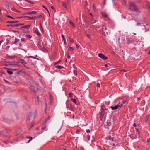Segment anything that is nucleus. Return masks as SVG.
<instances>
[{
	"label": "nucleus",
	"instance_id": "1",
	"mask_svg": "<svg viewBox=\"0 0 150 150\" xmlns=\"http://www.w3.org/2000/svg\"><path fill=\"white\" fill-rule=\"evenodd\" d=\"M130 9L136 12H139V10L135 4V3L133 2H129Z\"/></svg>",
	"mask_w": 150,
	"mask_h": 150
},
{
	"label": "nucleus",
	"instance_id": "2",
	"mask_svg": "<svg viewBox=\"0 0 150 150\" xmlns=\"http://www.w3.org/2000/svg\"><path fill=\"white\" fill-rule=\"evenodd\" d=\"M30 90L33 92H36L38 91V88L33 85H31L30 87Z\"/></svg>",
	"mask_w": 150,
	"mask_h": 150
},
{
	"label": "nucleus",
	"instance_id": "3",
	"mask_svg": "<svg viewBox=\"0 0 150 150\" xmlns=\"http://www.w3.org/2000/svg\"><path fill=\"white\" fill-rule=\"evenodd\" d=\"M105 113H104V111H101V112H100L98 114L100 120H101L104 117H105Z\"/></svg>",
	"mask_w": 150,
	"mask_h": 150
},
{
	"label": "nucleus",
	"instance_id": "4",
	"mask_svg": "<svg viewBox=\"0 0 150 150\" xmlns=\"http://www.w3.org/2000/svg\"><path fill=\"white\" fill-rule=\"evenodd\" d=\"M98 56L104 60H106L108 59V58L106 56L104 55L102 53H99L98 54Z\"/></svg>",
	"mask_w": 150,
	"mask_h": 150
},
{
	"label": "nucleus",
	"instance_id": "5",
	"mask_svg": "<svg viewBox=\"0 0 150 150\" xmlns=\"http://www.w3.org/2000/svg\"><path fill=\"white\" fill-rule=\"evenodd\" d=\"M33 116V115L32 114L31 112H30L27 115V120L28 119L29 120H30V117Z\"/></svg>",
	"mask_w": 150,
	"mask_h": 150
},
{
	"label": "nucleus",
	"instance_id": "6",
	"mask_svg": "<svg viewBox=\"0 0 150 150\" xmlns=\"http://www.w3.org/2000/svg\"><path fill=\"white\" fill-rule=\"evenodd\" d=\"M18 61L19 62L23 64H26L27 63L23 59H18Z\"/></svg>",
	"mask_w": 150,
	"mask_h": 150
},
{
	"label": "nucleus",
	"instance_id": "7",
	"mask_svg": "<svg viewBox=\"0 0 150 150\" xmlns=\"http://www.w3.org/2000/svg\"><path fill=\"white\" fill-rule=\"evenodd\" d=\"M31 26V24H30L29 25H26L24 26H22V27H21L22 28H25L26 29L28 30L30 28V27Z\"/></svg>",
	"mask_w": 150,
	"mask_h": 150
},
{
	"label": "nucleus",
	"instance_id": "8",
	"mask_svg": "<svg viewBox=\"0 0 150 150\" xmlns=\"http://www.w3.org/2000/svg\"><path fill=\"white\" fill-rule=\"evenodd\" d=\"M47 124V120H45L42 125V129H44L46 127V125Z\"/></svg>",
	"mask_w": 150,
	"mask_h": 150
},
{
	"label": "nucleus",
	"instance_id": "9",
	"mask_svg": "<svg viewBox=\"0 0 150 150\" xmlns=\"http://www.w3.org/2000/svg\"><path fill=\"white\" fill-rule=\"evenodd\" d=\"M126 39L127 40V43L129 44L132 42V39L131 38L129 37L126 38Z\"/></svg>",
	"mask_w": 150,
	"mask_h": 150
},
{
	"label": "nucleus",
	"instance_id": "10",
	"mask_svg": "<svg viewBox=\"0 0 150 150\" xmlns=\"http://www.w3.org/2000/svg\"><path fill=\"white\" fill-rule=\"evenodd\" d=\"M25 74V72L22 69H21L19 72L16 73V74L18 75L20 74Z\"/></svg>",
	"mask_w": 150,
	"mask_h": 150
},
{
	"label": "nucleus",
	"instance_id": "11",
	"mask_svg": "<svg viewBox=\"0 0 150 150\" xmlns=\"http://www.w3.org/2000/svg\"><path fill=\"white\" fill-rule=\"evenodd\" d=\"M49 98H50V103H52L53 102V98L52 96L50 94H49Z\"/></svg>",
	"mask_w": 150,
	"mask_h": 150
},
{
	"label": "nucleus",
	"instance_id": "12",
	"mask_svg": "<svg viewBox=\"0 0 150 150\" xmlns=\"http://www.w3.org/2000/svg\"><path fill=\"white\" fill-rule=\"evenodd\" d=\"M122 104L121 105V106H120V105H117L113 107V110L117 109V108H118L119 107L120 108L121 107V106H122Z\"/></svg>",
	"mask_w": 150,
	"mask_h": 150
},
{
	"label": "nucleus",
	"instance_id": "13",
	"mask_svg": "<svg viewBox=\"0 0 150 150\" xmlns=\"http://www.w3.org/2000/svg\"><path fill=\"white\" fill-rule=\"evenodd\" d=\"M7 26L8 27H9L10 26H11L12 27H17L18 26V25L17 24H11L7 25Z\"/></svg>",
	"mask_w": 150,
	"mask_h": 150
},
{
	"label": "nucleus",
	"instance_id": "14",
	"mask_svg": "<svg viewBox=\"0 0 150 150\" xmlns=\"http://www.w3.org/2000/svg\"><path fill=\"white\" fill-rule=\"evenodd\" d=\"M37 12L36 11H33L32 12H28L26 14H36Z\"/></svg>",
	"mask_w": 150,
	"mask_h": 150
},
{
	"label": "nucleus",
	"instance_id": "15",
	"mask_svg": "<svg viewBox=\"0 0 150 150\" xmlns=\"http://www.w3.org/2000/svg\"><path fill=\"white\" fill-rule=\"evenodd\" d=\"M102 16L103 17L106 18L107 17V15L105 13L102 12L101 13Z\"/></svg>",
	"mask_w": 150,
	"mask_h": 150
},
{
	"label": "nucleus",
	"instance_id": "16",
	"mask_svg": "<svg viewBox=\"0 0 150 150\" xmlns=\"http://www.w3.org/2000/svg\"><path fill=\"white\" fill-rule=\"evenodd\" d=\"M62 5L65 8H67V6L66 5V1H64V2L63 3H62Z\"/></svg>",
	"mask_w": 150,
	"mask_h": 150
},
{
	"label": "nucleus",
	"instance_id": "17",
	"mask_svg": "<svg viewBox=\"0 0 150 150\" xmlns=\"http://www.w3.org/2000/svg\"><path fill=\"white\" fill-rule=\"evenodd\" d=\"M55 67L58 68L59 69H63L64 68L63 67L61 66H59V65L56 66Z\"/></svg>",
	"mask_w": 150,
	"mask_h": 150
},
{
	"label": "nucleus",
	"instance_id": "18",
	"mask_svg": "<svg viewBox=\"0 0 150 150\" xmlns=\"http://www.w3.org/2000/svg\"><path fill=\"white\" fill-rule=\"evenodd\" d=\"M90 97V93L89 92V90H87L86 93V97L88 98Z\"/></svg>",
	"mask_w": 150,
	"mask_h": 150
},
{
	"label": "nucleus",
	"instance_id": "19",
	"mask_svg": "<svg viewBox=\"0 0 150 150\" xmlns=\"http://www.w3.org/2000/svg\"><path fill=\"white\" fill-rule=\"evenodd\" d=\"M35 33H36L39 36H40V33L38 32V30H35Z\"/></svg>",
	"mask_w": 150,
	"mask_h": 150
},
{
	"label": "nucleus",
	"instance_id": "20",
	"mask_svg": "<svg viewBox=\"0 0 150 150\" xmlns=\"http://www.w3.org/2000/svg\"><path fill=\"white\" fill-rule=\"evenodd\" d=\"M38 17H37V16H35L32 17L31 18H30L29 19H30H30H33H33H35V18H38Z\"/></svg>",
	"mask_w": 150,
	"mask_h": 150
},
{
	"label": "nucleus",
	"instance_id": "21",
	"mask_svg": "<svg viewBox=\"0 0 150 150\" xmlns=\"http://www.w3.org/2000/svg\"><path fill=\"white\" fill-rule=\"evenodd\" d=\"M71 100L74 102V103H75L76 104V100L75 99H71Z\"/></svg>",
	"mask_w": 150,
	"mask_h": 150
},
{
	"label": "nucleus",
	"instance_id": "22",
	"mask_svg": "<svg viewBox=\"0 0 150 150\" xmlns=\"http://www.w3.org/2000/svg\"><path fill=\"white\" fill-rule=\"evenodd\" d=\"M68 50L69 51H73L74 50V48L72 47H70L68 48Z\"/></svg>",
	"mask_w": 150,
	"mask_h": 150
},
{
	"label": "nucleus",
	"instance_id": "23",
	"mask_svg": "<svg viewBox=\"0 0 150 150\" xmlns=\"http://www.w3.org/2000/svg\"><path fill=\"white\" fill-rule=\"evenodd\" d=\"M27 138H30V140H29L28 142H27L28 143L30 141V140H32V137H29V136H27Z\"/></svg>",
	"mask_w": 150,
	"mask_h": 150
},
{
	"label": "nucleus",
	"instance_id": "24",
	"mask_svg": "<svg viewBox=\"0 0 150 150\" xmlns=\"http://www.w3.org/2000/svg\"><path fill=\"white\" fill-rule=\"evenodd\" d=\"M69 22L73 26V27H74L75 25L73 23H72L71 21H69Z\"/></svg>",
	"mask_w": 150,
	"mask_h": 150
},
{
	"label": "nucleus",
	"instance_id": "25",
	"mask_svg": "<svg viewBox=\"0 0 150 150\" xmlns=\"http://www.w3.org/2000/svg\"><path fill=\"white\" fill-rule=\"evenodd\" d=\"M40 28V30H41V32L42 33H44V30H43V28L42 25H41Z\"/></svg>",
	"mask_w": 150,
	"mask_h": 150
},
{
	"label": "nucleus",
	"instance_id": "26",
	"mask_svg": "<svg viewBox=\"0 0 150 150\" xmlns=\"http://www.w3.org/2000/svg\"><path fill=\"white\" fill-rule=\"evenodd\" d=\"M111 136H108L107 137H106L105 138V139L106 140H108V139H111Z\"/></svg>",
	"mask_w": 150,
	"mask_h": 150
},
{
	"label": "nucleus",
	"instance_id": "27",
	"mask_svg": "<svg viewBox=\"0 0 150 150\" xmlns=\"http://www.w3.org/2000/svg\"><path fill=\"white\" fill-rule=\"evenodd\" d=\"M15 40V41L13 43L14 44H16L17 43V42L19 41V40L17 38H16Z\"/></svg>",
	"mask_w": 150,
	"mask_h": 150
},
{
	"label": "nucleus",
	"instance_id": "28",
	"mask_svg": "<svg viewBox=\"0 0 150 150\" xmlns=\"http://www.w3.org/2000/svg\"><path fill=\"white\" fill-rule=\"evenodd\" d=\"M6 16V17H8V18H11L12 19H14L15 18H13V17H11V16H9V15H7Z\"/></svg>",
	"mask_w": 150,
	"mask_h": 150
},
{
	"label": "nucleus",
	"instance_id": "29",
	"mask_svg": "<svg viewBox=\"0 0 150 150\" xmlns=\"http://www.w3.org/2000/svg\"><path fill=\"white\" fill-rule=\"evenodd\" d=\"M7 73H8V74H13V72H12L11 71H10L7 70Z\"/></svg>",
	"mask_w": 150,
	"mask_h": 150
},
{
	"label": "nucleus",
	"instance_id": "30",
	"mask_svg": "<svg viewBox=\"0 0 150 150\" xmlns=\"http://www.w3.org/2000/svg\"><path fill=\"white\" fill-rule=\"evenodd\" d=\"M14 21H7V23H15Z\"/></svg>",
	"mask_w": 150,
	"mask_h": 150
},
{
	"label": "nucleus",
	"instance_id": "31",
	"mask_svg": "<svg viewBox=\"0 0 150 150\" xmlns=\"http://www.w3.org/2000/svg\"><path fill=\"white\" fill-rule=\"evenodd\" d=\"M149 117L150 116L149 115L146 116L145 117V120L146 121H147L148 120L149 118Z\"/></svg>",
	"mask_w": 150,
	"mask_h": 150
},
{
	"label": "nucleus",
	"instance_id": "32",
	"mask_svg": "<svg viewBox=\"0 0 150 150\" xmlns=\"http://www.w3.org/2000/svg\"><path fill=\"white\" fill-rule=\"evenodd\" d=\"M61 61V60H59L57 62L55 63L54 64V65L55 66L57 64H58Z\"/></svg>",
	"mask_w": 150,
	"mask_h": 150
},
{
	"label": "nucleus",
	"instance_id": "33",
	"mask_svg": "<svg viewBox=\"0 0 150 150\" xmlns=\"http://www.w3.org/2000/svg\"><path fill=\"white\" fill-rule=\"evenodd\" d=\"M25 36L27 37H28L29 39L31 38V37L29 35H26Z\"/></svg>",
	"mask_w": 150,
	"mask_h": 150
},
{
	"label": "nucleus",
	"instance_id": "34",
	"mask_svg": "<svg viewBox=\"0 0 150 150\" xmlns=\"http://www.w3.org/2000/svg\"><path fill=\"white\" fill-rule=\"evenodd\" d=\"M4 80L6 82V83H8V84H11V83L9 82L8 81H6V80H5V79H4Z\"/></svg>",
	"mask_w": 150,
	"mask_h": 150
},
{
	"label": "nucleus",
	"instance_id": "35",
	"mask_svg": "<svg viewBox=\"0 0 150 150\" xmlns=\"http://www.w3.org/2000/svg\"><path fill=\"white\" fill-rule=\"evenodd\" d=\"M29 17H29V16H24V17H17V18H25V17L29 18Z\"/></svg>",
	"mask_w": 150,
	"mask_h": 150
},
{
	"label": "nucleus",
	"instance_id": "36",
	"mask_svg": "<svg viewBox=\"0 0 150 150\" xmlns=\"http://www.w3.org/2000/svg\"><path fill=\"white\" fill-rule=\"evenodd\" d=\"M110 124V122H107V125H105V128H108V127H109L108 126V125H109V124Z\"/></svg>",
	"mask_w": 150,
	"mask_h": 150
},
{
	"label": "nucleus",
	"instance_id": "37",
	"mask_svg": "<svg viewBox=\"0 0 150 150\" xmlns=\"http://www.w3.org/2000/svg\"><path fill=\"white\" fill-rule=\"evenodd\" d=\"M42 7L44 8L49 13V12L47 9V8L44 5H43L42 6Z\"/></svg>",
	"mask_w": 150,
	"mask_h": 150
},
{
	"label": "nucleus",
	"instance_id": "38",
	"mask_svg": "<svg viewBox=\"0 0 150 150\" xmlns=\"http://www.w3.org/2000/svg\"><path fill=\"white\" fill-rule=\"evenodd\" d=\"M6 5H7L8 6V7L9 8V2H8L7 1H6Z\"/></svg>",
	"mask_w": 150,
	"mask_h": 150
},
{
	"label": "nucleus",
	"instance_id": "39",
	"mask_svg": "<svg viewBox=\"0 0 150 150\" xmlns=\"http://www.w3.org/2000/svg\"><path fill=\"white\" fill-rule=\"evenodd\" d=\"M28 58H34V59H38L37 58H36L35 57H33V56H31L28 57Z\"/></svg>",
	"mask_w": 150,
	"mask_h": 150
},
{
	"label": "nucleus",
	"instance_id": "40",
	"mask_svg": "<svg viewBox=\"0 0 150 150\" xmlns=\"http://www.w3.org/2000/svg\"><path fill=\"white\" fill-rule=\"evenodd\" d=\"M34 125V123H31L30 124V128H31V127H32Z\"/></svg>",
	"mask_w": 150,
	"mask_h": 150
},
{
	"label": "nucleus",
	"instance_id": "41",
	"mask_svg": "<svg viewBox=\"0 0 150 150\" xmlns=\"http://www.w3.org/2000/svg\"><path fill=\"white\" fill-rule=\"evenodd\" d=\"M61 36H62V38L63 40L64 41V40H66L65 39V37L64 36V35H62Z\"/></svg>",
	"mask_w": 150,
	"mask_h": 150
},
{
	"label": "nucleus",
	"instance_id": "42",
	"mask_svg": "<svg viewBox=\"0 0 150 150\" xmlns=\"http://www.w3.org/2000/svg\"><path fill=\"white\" fill-rule=\"evenodd\" d=\"M50 118V117L49 116L45 120H47V121L49 120Z\"/></svg>",
	"mask_w": 150,
	"mask_h": 150
},
{
	"label": "nucleus",
	"instance_id": "43",
	"mask_svg": "<svg viewBox=\"0 0 150 150\" xmlns=\"http://www.w3.org/2000/svg\"><path fill=\"white\" fill-rule=\"evenodd\" d=\"M93 10L94 11H95L96 9V7H95V6L94 4H93Z\"/></svg>",
	"mask_w": 150,
	"mask_h": 150
},
{
	"label": "nucleus",
	"instance_id": "44",
	"mask_svg": "<svg viewBox=\"0 0 150 150\" xmlns=\"http://www.w3.org/2000/svg\"><path fill=\"white\" fill-rule=\"evenodd\" d=\"M90 135L88 134L87 135V138H88V140H90Z\"/></svg>",
	"mask_w": 150,
	"mask_h": 150
},
{
	"label": "nucleus",
	"instance_id": "45",
	"mask_svg": "<svg viewBox=\"0 0 150 150\" xmlns=\"http://www.w3.org/2000/svg\"><path fill=\"white\" fill-rule=\"evenodd\" d=\"M96 24L95 25V26L96 27H99V25H98V23H95Z\"/></svg>",
	"mask_w": 150,
	"mask_h": 150
},
{
	"label": "nucleus",
	"instance_id": "46",
	"mask_svg": "<svg viewBox=\"0 0 150 150\" xmlns=\"http://www.w3.org/2000/svg\"><path fill=\"white\" fill-rule=\"evenodd\" d=\"M74 74L76 75H77V71L76 70H74Z\"/></svg>",
	"mask_w": 150,
	"mask_h": 150
},
{
	"label": "nucleus",
	"instance_id": "47",
	"mask_svg": "<svg viewBox=\"0 0 150 150\" xmlns=\"http://www.w3.org/2000/svg\"><path fill=\"white\" fill-rule=\"evenodd\" d=\"M94 134H91L90 136L91 137H92V138H93L94 137Z\"/></svg>",
	"mask_w": 150,
	"mask_h": 150
},
{
	"label": "nucleus",
	"instance_id": "48",
	"mask_svg": "<svg viewBox=\"0 0 150 150\" xmlns=\"http://www.w3.org/2000/svg\"><path fill=\"white\" fill-rule=\"evenodd\" d=\"M16 83L18 84H20L21 83V81H16L15 82Z\"/></svg>",
	"mask_w": 150,
	"mask_h": 150
},
{
	"label": "nucleus",
	"instance_id": "49",
	"mask_svg": "<svg viewBox=\"0 0 150 150\" xmlns=\"http://www.w3.org/2000/svg\"><path fill=\"white\" fill-rule=\"evenodd\" d=\"M101 109L102 110V111H104V110L103 108V106H101Z\"/></svg>",
	"mask_w": 150,
	"mask_h": 150
},
{
	"label": "nucleus",
	"instance_id": "50",
	"mask_svg": "<svg viewBox=\"0 0 150 150\" xmlns=\"http://www.w3.org/2000/svg\"><path fill=\"white\" fill-rule=\"evenodd\" d=\"M69 95L70 97H72V94L71 93H69Z\"/></svg>",
	"mask_w": 150,
	"mask_h": 150
},
{
	"label": "nucleus",
	"instance_id": "51",
	"mask_svg": "<svg viewBox=\"0 0 150 150\" xmlns=\"http://www.w3.org/2000/svg\"><path fill=\"white\" fill-rule=\"evenodd\" d=\"M7 63H8L9 64V65H13V64H12L11 63V62H7Z\"/></svg>",
	"mask_w": 150,
	"mask_h": 150
},
{
	"label": "nucleus",
	"instance_id": "52",
	"mask_svg": "<svg viewBox=\"0 0 150 150\" xmlns=\"http://www.w3.org/2000/svg\"><path fill=\"white\" fill-rule=\"evenodd\" d=\"M7 57H10V58H15V57L14 56H8Z\"/></svg>",
	"mask_w": 150,
	"mask_h": 150
},
{
	"label": "nucleus",
	"instance_id": "53",
	"mask_svg": "<svg viewBox=\"0 0 150 150\" xmlns=\"http://www.w3.org/2000/svg\"><path fill=\"white\" fill-rule=\"evenodd\" d=\"M74 42V40L72 39H71V40H70V42L71 43H72Z\"/></svg>",
	"mask_w": 150,
	"mask_h": 150
},
{
	"label": "nucleus",
	"instance_id": "54",
	"mask_svg": "<svg viewBox=\"0 0 150 150\" xmlns=\"http://www.w3.org/2000/svg\"><path fill=\"white\" fill-rule=\"evenodd\" d=\"M86 36H87L88 38H90V35H89V34H86Z\"/></svg>",
	"mask_w": 150,
	"mask_h": 150
},
{
	"label": "nucleus",
	"instance_id": "55",
	"mask_svg": "<svg viewBox=\"0 0 150 150\" xmlns=\"http://www.w3.org/2000/svg\"><path fill=\"white\" fill-rule=\"evenodd\" d=\"M113 4L115 5L116 4V3H115V0H113Z\"/></svg>",
	"mask_w": 150,
	"mask_h": 150
},
{
	"label": "nucleus",
	"instance_id": "56",
	"mask_svg": "<svg viewBox=\"0 0 150 150\" xmlns=\"http://www.w3.org/2000/svg\"><path fill=\"white\" fill-rule=\"evenodd\" d=\"M97 87H100V84L99 83H98L97 84Z\"/></svg>",
	"mask_w": 150,
	"mask_h": 150
},
{
	"label": "nucleus",
	"instance_id": "57",
	"mask_svg": "<svg viewBox=\"0 0 150 150\" xmlns=\"http://www.w3.org/2000/svg\"><path fill=\"white\" fill-rule=\"evenodd\" d=\"M126 102H127V100H123V101H122V103H123V104H125V103Z\"/></svg>",
	"mask_w": 150,
	"mask_h": 150
},
{
	"label": "nucleus",
	"instance_id": "58",
	"mask_svg": "<svg viewBox=\"0 0 150 150\" xmlns=\"http://www.w3.org/2000/svg\"><path fill=\"white\" fill-rule=\"evenodd\" d=\"M46 110H47V108L46 107L45 108V113H47V112H46Z\"/></svg>",
	"mask_w": 150,
	"mask_h": 150
},
{
	"label": "nucleus",
	"instance_id": "59",
	"mask_svg": "<svg viewBox=\"0 0 150 150\" xmlns=\"http://www.w3.org/2000/svg\"><path fill=\"white\" fill-rule=\"evenodd\" d=\"M17 25H18V26L19 25H23V24L20 23V24H17Z\"/></svg>",
	"mask_w": 150,
	"mask_h": 150
},
{
	"label": "nucleus",
	"instance_id": "60",
	"mask_svg": "<svg viewBox=\"0 0 150 150\" xmlns=\"http://www.w3.org/2000/svg\"><path fill=\"white\" fill-rule=\"evenodd\" d=\"M123 4L124 5H126V2L125 1H124Z\"/></svg>",
	"mask_w": 150,
	"mask_h": 150
},
{
	"label": "nucleus",
	"instance_id": "61",
	"mask_svg": "<svg viewBox=\"0 0 150 150\" xmlns=\"http://www.w3.org/2000/svg\"><path fill=\"white\" fill-rule=\"evenodd\" d=\"M148 7L149 9H150V3L148 4Z\"/></svg>",
	"mask_w": 150,
	"mask_h": 150
},
{
	"label": "nucleus",
	"instance_id": "62",
	"mask_svg": "<svg viewBox=\"0 0 150 150\" xmlns=\"http://www.w3.org/2000/svg\"><path fill=\"white\" fill-rule=\"evenodd\" d=\"M22 42L24 41V38H22L21 39Z\"/></svg>",
	"mask_w": 150,
	"mask_h": 150
},
{
	"label": "nucleus",
	"instance_id": "63",
	"mask_svg": "<svg viewBox=\"0 0 150 150\" xmlns=\"http://www.w3.org/2000/svg\"><path fill=\"white\" fill-rule=\"evenodd\" d=\"M76 47L77 48H79V45H77V44H76Z\"/></svg>",
	"mask_w": 150,
	"mask_h": 150
},
{
	"label": "nucleus",
	"instance_id": "64",
	"mask_svg": "<svg viewBox=\"0 0 150 150\" xmlns=\"http://www.w3.org/2000/svg\"><path fill=\"white\" fill-rule=\"evenodd\" d=\"M141 23H137V25H140Z\"/></svg>",
	"mask_w": 150,
	"mask_h": 150
}]
</instances>
